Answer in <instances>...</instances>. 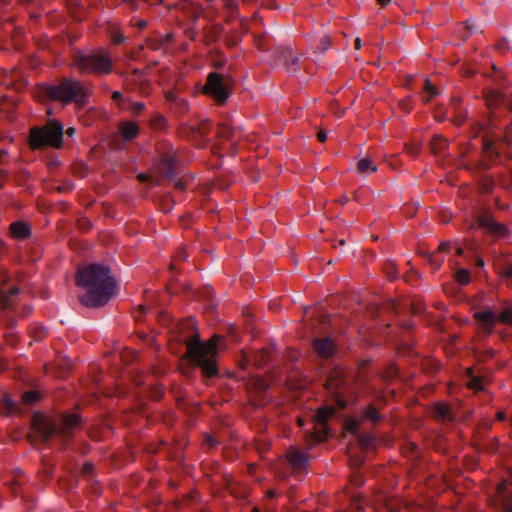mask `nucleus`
<instances>
[{
	"mask_svg": "<svg viewBox=\"0 0 512 512\" xmlns=\"http://www.w3.org/2000/svg\"><path fill=\"white\" fill-rule=\"evenodd\" d=\"M76 284L86 290L79 299L87 307L103 306L114 295L116 288L110 269L97 263L79 268Z\"/></svg>",
	"mask_w": 512,
	"mask_h": 512,
	"instance_id": "f257e3e1",
	"label": "nucleus"
},
{
	"mask_svg": "<svg viewBox=\"0 0 512 512\" xmlns=\"http://www.w3.org/2000/svg\"><path fill=\"white\" fill-rule=\"evenodd\" d=\"M220 336L214 335L207 342H202L198 333L191 336L186 343L187 356L190 361L201 368L204 376L211 378L218 373L215 357L218 354Z\"/></svg>",
	"mask_w": 512,
	"mask_h": 512,
	"instance_id": "f03ea898",
	"label": "nucleus"
},
{
	"mask_svg": "<svg viewBox=\"0 0 512 512\" xmlns=\"http://www.w3.org/2000/svg\"><path fill=\"white\" fill-rule=\"evenodd\" d=\"M33 425L43 441H48L52 436H72L81 427V418L76 413H62L56 418L37 415Z\"/></svg>",
	"mask_w": 512,
	"mask_h": 512,
	"instance_id": "7ed1b4c3",
	"label": "nucleus"
},
{
	"mask_svg": "<svg viewBox=\"0 0 512 512\" xmlns=\"http://www.w3.org/2000/svg\"><path fill=\"white\" fill-rule=\"evenodd\" d=\"M73 66L81 74L95 76L109 75L113 71V61L109 51L98 47L90 51H77L73 56Z\"/></svg>",
	"mask_w": 512,
	"mask_h": 512,
	"instance_id": "20e7f679",
	"label": "nucleus"
},
{
	"mask_svg": "<svg viewBox=\"0 0 512 512\" xmlns=\"http://www.w3.org/2000/svg\"><path fill=\"white\" fill-rule=\"evenodd\" d=\"M45 92L51 100L63 104L75 102L84 105L90 96L89 89L81 81L74 78H63L57 84L48 85Z\"/></svg>",
	"mask_w": 512,
	"mask_h": 512,
	"instance_id": "39448f33",
	"label": "nucleus"
},
{
	"mask_svg": "<svg viewBox=\"0 0 512 512\" xmlns=\"http://www.w3.org/2000/svg\"><path fill=\"white\" fill-rule=\"evenodd\" d=\"M504 113L506 117L503 120L499 119L497 112L492 111L491 116L486 123H476L475 134L478 135L479 133L484 132L482 142L483 148L486 152H493L494 150V144L492 140H489V137H498V133L496 131H499V135L503 134V138L507 143L512 142V119L510 118V113L507 110H505Z\"/></svg>",
	"mask_w": 512,
	"mask_h": 512,
	"instance_id": "423d86ee",
	"label": "nucleus"
},
{
	"mask_svg": "<svg viewBox=\"0 0 512 512\" xmlns=\"http://www.w3.org/2000/svg\"><path fill=\"white\" fill-rule=\"evenodd\" d=\"M63 124L56 119L48 120L42 127H33L30 130L29 145L36 150L45 146L60 148L63 143Z\"/></svg>",
	"mask_w": 512,
	"mask_h": 512,
	"instance_id": "0eeeda50",
	"label": "nucleus"
},
{
	"mask_svg": "<svg viewBox=\"0 0 512 512\" xmlns=\"http://www.w3.org/2000/svg\"><path fill=\"white\" fill-rule=\"evenodd\" d=\"M202 91L220 105L225 104L232 93L230 82L215 71L207 75Z\"/></svg>",
	"mask_w": 512,
	"mask_h": 512,
	"instance_id": "6e6552de",
	"label": "nucleus"
},
{
	"mask_svg": "<svg viewBox=\"0 0 512 512\" xmlns=\"http://www.w3.org/2000/svg\"><path fill=\"white\" fill-rule=\"evenodd\" d=\"M478 226L485 229L486 233L490 234L495 240L506 239L511 235L510 228L504 224L496 221L490 213H484L477 219Z\"/></svg>",
	"mask_w": 512,
	"mask_h": 512,
	"instance_id": "1a4fd4ad",
	"label": "nucleus"
},
{
	"mask_svg": "<svg viewBox=\"0 0 512 512\" xmlns=\"http://www.w3.org/2000/svg\"><path fill=\"white\" fill-rule=\"evenodd\" d=\"M272 57H274L276 62H283L289 73H296L300 69L299 57L289 47L273 49Z\"/></svg>",
	"mask_w": 512,
	"mask_h": 512,
	"instance_id": "9d476101",
	"label": "nucleus"
},
{
	"mask_svg": "<svg viewBox=\"0 0 512 512\" xmlns=\"http://www.w3.org/2000/svg\"><path fill=\"white\" fill-rule=\"evenodd\" d=\"M335 409L333 407H320L314 416V439L317 442L323 441L327 434V422L329 418L334 414Z\"/></svg>",
	"mask_w": 512,
	"mask_h": 512,
	"instance_id": "9b49d317",
	"label": "nucleus"
},
{
	"mask_svg": "<svg viewBox=\"0 0 512 512\" xmlns=\"http://www.w3.org/2000/svg\"><path fill=\"white\" fill-rule=\"evenodd\" d=\"M177 158L174 152H169L163 155L153 167V171L156 176L160 178V181L164 178H172L175 170Z\"/></svg>",
	"mask_w": 512,
	"mask_h": 512,
	"instance_id": "f8f14e48",
	"label": "nucleus"
},
{
	"mask_svg": "<svg viewBox=\"0 0 512 512\" xmlns=\"http://www.w3.org/2000/svg\"><path fill=\"white\" fill-rule=\"evenodd\" d=\"M473 318L477 321L480 329L486 335L493 333L495 325L497 324L496 314L491 309H483L476 311Z\"/></svg>",
	"mask_w": 512,
	"mask_h": 512,
	"instance_id": "ddd939ff",
	"label": "nucleus"
},
{
	"mask_svg": "<svg viewBox=\"0 0 512 512\" xmlns=\"http://www.w3.org/2000/svg\"><path fill=\"white\" fill-rule=\"evenodd\" d=\"M8 280V275L4 271H0V303L5 309L12 306L14 298L19 293V288L16 286L9 287L6 290L5 286Z\"/></svg>",
	"mask_w": 512,
	"mask_h": 512,
	"instance_id": "4468645a",
	"label": "nucleus"
},
{
	"mask_svg": "<svg viewBox=\"0 0 512 512\" xmlns=\"http://www.w3.org/2000/svg\"><path fill=\"white\" fill-rule=\"evenodd\" d=\"M217 134L220 138L230 142L231 147L235 148L237 143L242 137V131L240 128L233 127L229 123H221L218 126Z\"/></svg>",
	"mask_w": 512,
	"mask_h": 512,
	"instance_id": "2eb2a0df",
	"label": "nucleus"
},
{
	"mask_svg": "<svg viewBox=\"0 0 512 512\" xmlns=\"http://www.w3.org/2000/svg\"><path fill=\"white\" fill-rule=\"evenodd\" d=\"M326 389L335 397L337 404L341 408L347 406V400L344 398V387L343 383L338 378L330 377L325 384Z\"/></svg>",
	"mask_w": 512,
	"mask_h": 512,
	"instance_id": "dca6fc26",
	"label": "nucleus"
},
{
	"mask_svg": "<svg viewBox=\"0 0 512 512\" xmlns=\"http://www.w3.org/2000/svg\"><path fill=\"white\" fill-rule=\"evenodd\" d=\"M313 348L317 355L322 358L331 357L336 350V346L330 337L314 339Z\"/></svg>",
	"mask_w": 512,
	"mask_h": 512,
	"instance_id": "f3484780",
	"label": "nucleus"
},
{
	"mask_svg": "<svg viewBox=\"0 0 512 512\" xmlns=\"http://www.w3.org/2000/svg\"><path fill=\"white\" fill-rule=\"evenodd\" d=\"M223 32H224V27H223V25H221L219 23H214V24L204 27V29H203L204 44L206 46H209V45L217 42L222 37Z\"/></svg>",
	"mask_w": 512,
	"mask_h": 512,
	"instance_id": "a211bd4d",
	"label": "nucleus"
},
{
	"mask_svg": "<svg viewBox=\"0 0 512 512\" xmlns=\"http://www.w3.org/2000/svg\"><path fill=\"white\" fill-rule=\"evenodd\" d=\"M286 457L293 469H304L308 464L307 454L296 448L289 449Z\"/></svg>",
	"mask_w": 512,
	"mask_h": 512,
	"instance_id": "6ab92c4d",
	"label": "nucleus"
},
{
	"mask_svg": "<svg viewBox=\"0 0 512 512\" xmlns=\"http://www.w3.org/2000/svg\"><path fill=\"white\" fill-rule=\"evenodd\" d=\"M10 233L13 238L24 240L31 235V227L23 221H15L10 225Z\"/></svg>",
	"mask_w": 512,
	"mask_h": 512,
	"instance_id": "aec40b11",
	"label": "nucleus"
},
{
	"mask_svg": "<svg viewBox=\"0 0 512 512\" xmlns=\"http://www.w3.org/2000/svg\"><path fill=\"white\" fill-rule=\"evenodd\" d=\"M119 131L124 141H131L139 134V127L135 122L127 121L121 123Z\"/></svg>",
	"mask_w": 512,
	"mask_h": 512,
	"instance_id": "412c9836",
	"label": "nucleus"
},
{
	"mask_svg": "<svg viewBox=\"0 0 512 512\" xmlns=\"http://www.w3.org/2000/svg\"><path fill=\"white\" fill-rule=\"evenodd\" d=\"M433 414L438 421L452 420L453 415L449 404L444 402H437L433 407Z\"/></svg>",
	"mask_w": 512,
	"mask_h": 512,
	"instance_id": "4be33fe9",
	"label": "nucleus"
},
{
	"mask_svg": "<svg viewBox=\"0 0 512 512\" xmlns=\"http://www.w3.org/2000/svg\"><path fill=\"white\" fill-rule=\"evenodd\" d=\"M448 111L455 114V122L457 125H460L464 122L465 119V110L461 108V100L458 97H454L451 99L450 106Z\"/></svg>",
	"mask_w": 512,
	"mask_h": 512,
	"instance_id": "5701e85b",
	"label": "nucleus"
},
{
	"mask_svg": "<svg viewBox=\"0 0 512 512\" xmlns=\"http://www.w3.org/2000/svg\"><path fill=\"white\" fill-rule=\"evenodd\" d=\"M497 322L512 327V304L508 301H503L502 311L496 315Z\"/></svg>",
	"mask_w": 512,
	"mask_h": 512,
	"instance_id": "b1692460",
	"label": "nucleus"
},
{
	"mask_svg": "<svg viewBox=\"0 0 512 512\" xmlns=\"http://www.w3.org/2000/svg\"><path fill=\"white\" fill-rule=\"evenodd\" d=\"M448 147V141L442 135H435L431 140V151L434 154L443 153Z\"/></svg>",
	"mask_w": 512,
	"mask_h": 512,
	"instance_id": "393cba45",
	"label": "nucleus"
},
{
	"mask_svg": "<svg viewBox=\"0 0 512 512\" xmlns=\"http://www.w3.org/2000/svg\"><path fill=\"white\" fill-rule=\"evenodd\" d=\"M227 11L226 22H231L238 16V0H222Z\"/></svg>",
	"mask_w": 512,
	"mask_h": 512,
	"instance_id": "a878e982",
	"label": "nucleus"
},
{
	"mask_svg": "<svg viewBox=\"0 0 512 512\" xmlns=\"http://www.w3.org/2000/svg\"><path fill=\"white\" fill-rule=\"evenodd\" d=\"M382 416L379 414L377 409L372 405L369 404L363 411L361 415L362 421H370L372 423H377Z\"/></svg>",
	"mask_w": 512,
	"mask_h": 512,
	"instance_id": "bb28decb",
	"label": "nucleus"
},
{
	"mask_svg": "<svg viewBox=\"0 0 512 512\" xmlns=\"http://www.w3.org/2000/svg\"><path fill=\"white\" fill-rule=\"evenodd\" d=\"M145 43H146V46L152 51H162L164 54L167 53V50L163 44L161 35L148 37L146 39Z\"/></svg>",
	"mask_w": 512,
	"mask_h": 512,
	"instance_id": "cd10ccee",
	"label": "nucleus"
},
{
	"mask_svg": "<svg viewBox=\"0 0 512 512\" xmlns=\"http://www.w3.org/2000/svg\"><path fill=\"white\" fill-rule=\"evenodd\" d=\"M357 170L361 174L369 175L377 171V166L369 158H362L357 163Z\"/></svg>",
	"mask_w": 512,
	"mask_h": 512,
	"instance_id": "c85d7f7f",
	"label": "nucleus"
},
{
	"mask_svg": "<svg viewBox=\"0 0 512 512\" xmlns=\"http://www.w3.org/2000/svg\"><path fill=\"white\" fill-rule=\"evenodd\" d=\"M41 400V394L36 390H30L22 395V401L25 405L32 406Z\"/></svg>",
	"mask_w": 512,
	"mask_h": 512,
	"instance_id": "c756f323",
	"label": "nucleus"
},
{
	"mask_svg": "<svg viewBox=\"0 0 512 512\" xmlns=\"http://www.w3.org/2000/svg\"><path fill=\"white\" fill-rule=\"evenodd\" d=\"M181 8L189 14V17L195 22L201 15L202 10L199 6L192 3H183Z\"/></svg>",
	"mask_w": 512,
	"mask_h": 512,
	"instance_id": "7c9ffc66",
	"label": "nucleus"
},
{
	"mask_svg": "<svg viewBox=\"0 0 512 512\" xmlns=\"http://www.w3.org/2000/svg\"><path fill=\"white\" fill-rule=\"evenodd\" d=\"M436 95H438L437 88L431 83L429 79H425L423 101L429 102Z\"/></svg>",
	"mask_w": 512,
	"mask_h": 512,
	"instance_id": "2f4dec72",
	"label": "nucleus"
},
{
	"mask_svg": "<svg viewBox=\"0 0 512 512\" xmlns=\"http://www.w3.org/2000/svg\"><path fill=\"white\" fill-rule=\"evenodd\" d=\"M468 374L470 375V379L467 382V387L469 389H473L475 391H480L483 389L482 379L478 376L472 375V369H468Z\"/></svg>",
	"mask_w": 512,
	"mask_h": 512,
	"instance_id": "473e14b6",
	"label": "nucleus"
},
{
	"mask_svg": "<svg viewBox=\"0 0 512 512\" xmlns=\"http://www.w3.org/2000/svg\"><path fill=\"white\" fill-rule=\"evenodd\" d=\"M137 178L140 182H148L152 186H157L160 184V178L156 176L154 172L150 174L140 173L138 174Z\"/></svg>",
	"mask_w": 512,
	"mask_h": 512,
	"instance_id": "72a5a7b5",
	"label": "nucleus"
},
{
	"mask_svg": "<svg viewBox=\"0 0 512 512\" xmlns=\"http://www.w3.org/2000/svg\"><path fill=\"white\" fill-rule=\"evenodd\" d=\"M361 419L349 418L346 420L345 428L349 433L355 434L358 432L361 424Z\"/></svg>",
	"mask_w": 512,
	"mask_h": 512,
	"instance_id": "f704fd0d",
	"label": "nucleus"
},
{
	"mask_svg": "<svg viewBox=\"0 0 512 512\" xmlns=\"http://www.w3.org/2000/svg\"><path fill=\"white\" fill-rule=\"evenodd\" d=\"M456 281L461 285H467L470 282V273L467 269H459L455 273Z\"/></svg>",
	"mask_w": 512,
	"mask_h": 512,
	"instance_id": "c9c22d12",
	"label": "nucleus"
},
{
	"mask_svg": "<svg viewBox=\"0 0 512 512\" xmlns=\"http://www.w3.org/2000/svg\"><path fill=\"white\" fill-rule=\"evenodd\" d=\"M110 39L114 44H121L126 41V37L122 34V32L118 28H113L110 31Z\"/></svg>",
	"mask_w": 512,
	"mask_h": 512,
	"instance_id": "e433bc0d",
	"label": "nucleus"
},
{
	"mask_svg": "<svg viewBox=\"0 0 512 512\" xmlns=\"http://www.w3.org/2000/svg\"><path fill=\"white\" fill-rule=\"evenodd\" d=\"M241 41L240 36L237 34V32H229L225 36V42L226 45L229 47H234L238 45V43Z\"/></svg>",
	"mask_w": 512,
	"mask_h": 512,
	"instance_id": "4c0bfd02",
	"label": "nucleus"
},
{
	"mask_svg": "<svg viewBox=\"0 0 512 512\" xmlns=\"http://www.w3.org/2000/svg\"><path fill=\"white\" fill-rule=\"evenodd\" d=\"M331 38L328 35H324L320 38L318 50L322 53L326 52L331 47Z\"/></svg>",
	"mask_w": 512,
	"mask_h": 512,
	"instance_id": "58836bf2",
	"label": "nucleus"
},
{
	"mask_svg": "<svg viewBox=\"0 0 512 512\" xmlns=\"http://www.w3.org/2000/svg\"><path fill=\"white\" fill-rule=\"evenodd\" d=\"M144 109V102H132L129 106V110L134 114H140Z\"/></svg>",
	"mask_w": 512,
	"mask_h": 512,
	"instance_id": "ea45409f",
	"label": "nucleus"
},
{
	"mask_svg": "<svg viewBox=\"0 0 512 512\" xmlns=\"http://www.w3.org/2000/svg\"><path fill=\"white\" fill-rule=\"evenodd\" d=\"M3 404L5 405V407L9 413L13 412L16 407V403L13 401V399L9 395L4 396Z\"/></svg>",
	"mask_w": 512,
	"mask_h": 512,
	"instance_id": "a19ab883",
	"label": "nucleus"
},
{
	"mask_svg": "<svg viewBox=\"0 0 512 512\" xmlns=\"http://www.w3.org/2000/svg\"><path fill=\"white\" fill-rule=\"evenodd\" d=\"M406 152L411 156H417L420 152V146L418 144L405 145Z\"/></svg>",
	"mask_w": 512,
	"mask_h": 512,
	"instance_id": "79ce46f5",
	"label": "nucleus"
},
{
	"mask_svg": "<svg viewBox=\"0 0 512 512\" xmlns=\"http://www.w3.org/2000/svg\"><path fill=\"white\" fill-rule=\"evenodd\" d=\"M167 99L170 101H172V100L175 101L177 104H179L181 106L182 110H184V111L189 109V104L185 99H174L172 97L171 93L167 94Z\"/></svg>",
	"mask_w": 512,
	"mask_h": 512,
	"instance_id": "37998d69",
	"label": "nucleus"
},
{
	"mask_svg": "<svg viewBox=\"0 0 512 512\" xmlns=\"http://www.w3.org/2000/svg\"><path fill=\"white\" fill-rule=\"evenodd\" d=\"M161 38H162V41H163V44H164L166 50L168 51V45L174 41V33L169 32V33L165 34L164 36L161 35Z\"/></svg>",
	"mask_w": 512,
	"mask_h": 512,
	"instance_id": "c03bdc74",
	"label": "nucleus"
},
{
	"mask_svg": "<svg viewBox=\"0 0 512 512\" xmlns=\"http://www.w3.org/2000/svg\"><path fill=\"white\" fill-rule=\"evenodd\" d=\"M165 119L162 117V116H157L155 117V119L152 121V125L154 128L156 129H161L164 125H165Z\"/></svg>",
	"mask_w": 512,
	"mask_h": 512,
	"instance_id": "a18cd8bd",
	"label": "nucleus"
},
{
	"mask_svg": "<svg viewBox=\"0 0 512 512\" xmlns=\"http://www.w3.org/2000/svg\"><path fill=\"white\" fill-rule=\"evenodd\" d=\"M495 48H496L499 52L504 53L505 51H507V50H508V48H509V47H508V43H507V41L502 40V41H500L499 43H497V44H496Z\"/></svg>",
	"mask_w": 512,
	"mask_h": 512,
	"instance_id": "49530a36",
	"label": "nucleus"
},
{
	"mask_svg": "<svg viewBox=\"0 0 512 512\" xmlns=\"http://www.w3.org/2000/svg\"><path fill=\"white\" fill-rule=\"evenodd\" d=\"M397 374V367L395 365H390L387 369V375L386 378L392 379Z\"/></svg>",
	"mask_w": 512,
	"mask_h": 512,
	"instance_id": "de8ad7c7",
	"label": "nucleus"
},
{
	"mask_svg": "<svg viewBox=\"0 0 512 512\" xmlns=\"http://www.w3.org/2000/svg\"><path fill=\"white\" fill-rule=\"evenodd\" d=\"M502 277L506 279H512V263L509 264L502 272Z\"/></svg>",
	"mask_w": 512,
	"mask_h": 512,
	"instance_id": "09e8293b",
	"label": "nucleus"
},
{
	"mask_svg": "<svg viewBox=\"0 0 512 512\" xmlns=\"http://www.w3.org/2000/svg\"><path fill=\"white\" fill-rule=\"evenodd\" d=\"M147 1L148 0H123V2L128 3L134 9L138 8L140 3H146Z\"/></svg>",
	"mask_w": 512,
	"mask_h": 512,
	"instance_id": "8fccbe9b",
	"label": "nucleus"
},
{
	"mask_svg": "<svg viewBox=\"0 0 512 512\" xmlns=\"http://www.w3.org/2000/svg\"><path fill=\"white\" fill-rule=\"evenodd\" d=\"M112 99L121 105V102L123 101V95L120 91H114L112 93Z\"/></svg>",
	"mask_w": 512,
	"mask_h": 512,
	"instance_id": "3c124183",
	"label": "nucleus"
},
{
	"mask_svg": "<svg viewBox=\"0 0 512 512\" xmlns=\"http://www.w3.org/2000/svg\"><path fill=\"white\" fill-rule=\"evenodd\" d=\"M360 441L363 446L368 447V446L372 445L373 438L370 436H363V437H361Z\"/></svg>",
	"mask_w": 512,
	"mask_h": 512,
	"instance_id": "603ef678",
	"label": "nucleus"
},
{
	"mask_svg": "<svg viewBox=\"0 0 512 512\" xmlns=\"http://www.w3.org/2000/svg\"><path fill=\"white\" fill-rule=\"evenodd\" d=\"M187 257H188V254H187V252H186L184 249L180 250V251L176 254V256H175V258H176L177 260H179V261H184V260H186V259H187Z\"/></svg>",
	"mask_w": 512,
	"mask_h": 512,
	"instance_id": "864d4df0",
	"label": "nucleus"
},
{
	"mask_svg": "<svg viewBox=\"0 0 512 512\" xmlns=\"http://www.w3.org/2000/svg\"><path fill=\"white\" fill-rule=\"evenodd\" d=\"M93 469H94V466L92 463H85L82 468L83 473H85V474H90L93 471Z\"/></svg>",
	"mask_w": 512,
	"mask_h": 512,
	"instance_id": "5fc2aeb1",
	"label": "nucleus"
},
{
	"mask_svg": "<svg viewBox=\"0 0 512 512\" xmlns=\"http://www.w3.org/2000/svg\"><path fill=\"white\" fill-rule=\"evenodd\" d=\"M144 49V45H140L137 49V51L133 52L131 54V58L134 59V60H137L140 58V53L143 51Z\"/></svg>",
	"mask_w": 512,
	"mask_h": 512,
	"instance_id": "6e6d98bb",
	"label": "nucleus"
},
{
	"mask_svg": "<svg viewBox=\"0 0 512 512\" xmlns=\"http://www.w3.org/2000/svg\"><path fill=\"white\" fill-rule=\"evenodd\" d=\"M495 205L497 208H499L501 210H506L509 208L508 204L502 203L498 198L495 199Z\"/></svg>",
	"mask_w": 512,
	"mask_h": 512,
	"instance_id": "4d7b16f0",
	"label": "nucleus"
},
{
	"mask_svg": "<svg viewBox=\"0 0 512 512\" xmlns=\"http://www.w3.org/2000/svg\"><path fill=\"white\" fill-rule=\"evenodd\" d=\"M317 139L320 141V142H325L327 140V133L323 130L319 131L317 133Z\"/></svg>",
	"mask_w": 512,
	"mask_h": 512,
	"instance_id": "13d9d810",
	"label": "nucleus"
},
{
	"mask_svg": "<svg viewBox=\"0 0 512 512\" xmlns=\"http://www.w3.org/2000/svg\"><path fill=\"white\" fill-rule=\"evenodd\" d=\"M450 249V243L449 242H442L440 245H439V250L441 252H448Z\"/></svg>",
	"mask_w": 512,
	"mask_h": 512,
	"instance_id": "bf43d9fd",
	"label": "nucleus"
},
{
	"mask_svg": "<svg viewBox=\"0 0 512 512\" xmlns=\"http://www.w3.org/2000/svg\"><path fill=\"white\" fill-rule=\"evenodd\" d=\"M174 187H175L176 189H178V190L183 191V190L185 189V184H184V182H183V181H181V180H175V181H174Z\"/></svg>",
	"mask_w": 512,
	"mask_h": 512,
	"instance_id": "052dcab7",
	"label": "nucleus"
},
{
	"mask_svg": "<svg viewBox=\"0 0 512 512\" xmlns=\"http://www.w3.org/2000/svg\"><path fill=\"white\" fill-rule=\"evenodd\" d=\"M136 26L138 27V29L140 30H143L147 27V21L145 20H139L137 23H136Z\"/></svg>",
	"mask_w": 512,
	"mask_h": 512,
	"instance_id": "680f3d73",
	"label": "nucleus"
},
{
	"mask_svg": "<svg viewBox=\"0 0 512 512\" xmlns=\"http://www.w3.org/2000/svg\"><path fill=\"white\" fill-rule=\"evenodd\" d=\"M496 418H497V420H499V421H503V420H505V418H506L505 412H504V411H499V412L497 413V415H496Z\"/></svg>",
	"mask_w": 512,
	"mask_h": 512,
	"instance_id": "e2e57ef3",
	"label": "nucleus"
},
{
	"mask_svg": "<svg viewBox=\"0 0 512 512\" xmlns=\"http://www.w3.org/2000/svg\"><path fill=\"white\" fill-rule=\"evenodd\" d=\"M76 130L74 127H69L67 130H66V134L70 137H72L74 134H75Z\"/></svg>",
	"mask_w": 512,
	"mask_h": 512,
	"instance_id": "0e129e2a",
	"label": "nucleus"
},
{
	"mask_svg": "<svg viewBox=\"0 0 512 512\" xmlns=\"http://www.w3.org/2000/svg\"><path fill=\"white\" fill-rule=\"evenodd\" d=\"M187 34L190 36V38L192 40H194L195 39V35H196V31H195L194 28H191L190 30L187 31Z\"/></svg>",
	"mask_w": 512,
	"mask_h": 512,
	"instance_id": "69168bd1",
	"label": "nucleus"
},
{
	"mask_svg": "<svg viewBox=\"0 0 512 512\" xmlns=\"http://www.w3.org/2000/svg\"><path fill=\"white\" fill-rule=\"evenodd\" d=\"M354 47L356 50H359L361 48V39L360 38L355 39Z\"/></svg>",
	"mask_w": 512,
	"mask_h": 512,
	"instance_id": "338daca9",
	"label": "nucleus"
},
{
	"mask_svg": "<svg viewBox=\"0 0 512 512\" xmlns=\"http://www.w3.org/2000/svg\"><path fill=\"white\" fill-rule=\"evenodd\" d=\"M377 2L382 6V7H385L387 6L391 0H377Z\"/></svg>",
	"mask_w": 512,
	"mask_h": 512,
	"instance_id": "774afa93",
	"label": "nucleus"
}]
</instances>
